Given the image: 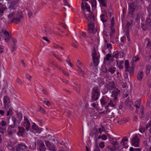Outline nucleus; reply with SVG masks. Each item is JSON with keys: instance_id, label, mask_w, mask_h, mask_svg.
Masks as SVG:
<instances>
[{"instance_id": "c85d7f7f", "label": "nucleus", "mask_w": 151, "mask_h": 151, "mask_svg": "<svg viewBox=\"0 0 151 151\" xmlns=\"http://www.w3.org/2000/svg\"><path fill=\"white\" fill-rule=\"evenodd\" d=\"M39 111L43 114H46V111L41 106L40 107V109H39Z\"/></svg>"}, {"instance_id": "f03ea898", "label": "nucleus", "mask_w": 151, "mask_h": 151, "mask_svg": "<svg viewBox=\"0 0 151 151\" xmlns=\"http://www.w3.org/2000/svg\"><path fill=\"white\" fill-rule=\"evenodd\" d=\"M20 123V120H17L14 116H12V119L8 120V124L9 126L12 128H14L15 127L19 125Z\"/></svg>"}, {"instance_id": "a878e982", "label": "nucleus", "mask_w": 151, "mask_h": 151, "mask_svg": "<svg viewBox=\"0 0 151 151\" xmlns=\"http://www.w3.org/2000/svg\"><path fill=\"white\" fill-rule=\"evenodd\" d=\"M6 125V122L4 120H2L0 123V126L1 127H4Z\"/></svg>"}, {"instance_id": "cd10ccee", "label": "nucleus", "mask_w": 151, "mask_h": 151, "mask_svg": "<svg viewBox=\"0 0 151 151\" xmlns=\"http://www.w3.org/2000/svg\"><path fill=\"white\" fill-rule=\"evenodd\" d=\"M91 2L92 7H96V0H91Z\"/></svg>"}, {"instance_id": "b1692460", "label": "nucleus", "mask_w": 151, "mask_h": 151, "mask_svg": "<svg viewBox=\"0 0 151 151\" xmlns=\"http://www.w3.org/2000/svg\"><path fill=\"white\" fill-rule=\"evenodd\" d=\"M142 14L141 13H138L137 15V17L136 18V20L137 21L140 20V19H141V20H142Z\"/></svg>"}, {"instance_id": "72a5a7b5", "label": "nucleus", "mask_w": 151, "mask_h": 151, "mask_svg": "<svg viewBox=\"0 0 151 151\" xmlns=\"http://www.w3.org/2000/svg\"><path fill=\"white\" fill-rule=\"evenodd\" d=\"M85 4L86 9L88 11L90 12V7L88 6L87 3H86Z\"/></svg>"}, {"instance_id": "052dcab7", "label": "nucleus", "mask_w": 151, "mask_h": 151, "mask_svg": "<svg viewBox=\"0 0 151 151\" xmlns=\"http://www.w3.org/2000/svg\"><path fill=\"white\" fill-rule=\"evenodd\" d=\"M64 1L65 3V5L69 7H70L71 6L67 2V1L66 0Z\"/></svg>"}, {"instance_id": "20e7f679", "label": "nucleus", "mask_w": 151, "mask_h": 151, "mask_svg": "<svg viewBox=\"0 0 151 151\" xmlns=\"http://www.w3.org/2000/svg\"><path fill=\"white\" fill-rule=\"evenodd\" d=\"M19 0H11L8 2V4L6 5V7H8L9 10L14 11L15 8L14 6L18 3Z\"/></svg>"}, {"instance_id": "e2e57ef3", "label": "nucleus", "mask_w": 151, "mask_h": 151, "mask_svg": "<svg viewBox=\"0 0 151 151\" xmlns=\"http://www.w3.org/2000/svg\"><path fill=\"white\" fill-rule=\"evenodd\" d=\"M119 55V53H116L113 56V58H118Z\"/></svg>"}, {"instance_id": "4d7b16f0", "label": "nucleus", "mask_w": 151, "mask_h": 151, "mask_svg": "<svg viewBox=\"0 0 151 151\" xmlns=\"http://www.w3.org/2000/svg\"><path fill=\"white\" fill-rule=\"evenodd\" d=\"M6 37L5 39V40L6 42H8L9 41V40L11 39V36H9Z\"/></svg>"}, {"instance_id": "f257e3e1", "label": "nucleus", "mask_w": 151, "mask_h": 151, "mask_svg": "<svg viewBox=\"0 0 151 151\" xmlns=\"http://www.w3.org/2000/svg\"><path fill=\"white\" fill-rule=\"evenodd\" d=\"M84 17L88 21V31L90 33H94L96 32V30H95L93 22L95 20L94 14L91 12L90 13L89 16L87 17L86 14H84Z\"/></svg>"}, {"instance_id": "13d9d810", "label": "nucleus", "mask_w": 151, "mask_h": 151, "mask_svg": "<svg viewBox=\"0 0 151 151\" xmlns=\"http://www.w3.org/2000/svg\"><path fill=\"white\" fill-rule=\"evenodd\" d=\"M141 27L145 31L146 30L147 27L143 24L142 25Z\"/></svg>"}, {"instance_id": "09e8293b", "label": "nucleus", "mask_w": 151, "mask_h": 151, "mask_svg": "<svg viewBox=\"0 0 151 151\" xmlns=\"http://www.w3.org/2000/svg\"><path fill=\"white\" fill-rule=\"evenodd\" d=\"M150 67L148 66L147 67L146 72L147 74H149L150 72Z\"/></svg>"}, {"instance_id": "603ef678", "label": "nucleus", "mask_w": 151, "mask_h": 151, "mask_svg": "<svg viewBox=\"0 0 151 151\" xmlns=\"http://www.w3.org/2000/svg\"><path fill=\"white\" fill-rule=\"evenodd\" d=\"M124 77L126 81H127V79L128 78V74L125 73L124 74Z\"/></svg>"}, {"instance_id": "c03bdc74", "label": "nucleus", "mask_w": 151, "mask_h": 151, "mask_svg": "<svg viewBox=\"0 0 151 151\" xmlns=\"http://www.w3.org/2000/svg\"><path fill=\"white\" fill-rule=\"evenodd\" d=\"M131 22H127L126 24L125 27H126L127 28H128L131 25Z\"/></svg>"}, {"instance_id": "39448f33", "label": "nucleus", "mask_w": 151, "mask_h": 151, "mask_svg": "<svg viewBox=\"0 0 151 151\" xmlns=\"http://www.w3.org/2000/svg\"><path fill=\"white\" fill-rule=\"evenodd\" d=\"M21 18H23V15L22 13L20 12V14H19L16 18L14 17L10 20V23L18 24L20 22Z\"/></svg>"}, {"instance_id": "f3484780", "label": "nucleus", "mask_w": 151, "mask_h": 151, "mask_svg": "<svg viewBox=\"0 0 151 151\" xmlns=\"http://www.w3.org/2000/svg\"><path fill=\"white\" fill-rule=\"evenodd\" d=\"M93 60L94 65L96 66L99 64V58L98 57H93Z\"/></svg>"}, {"instance_id": "bf43d9fd", "label": "nucleus", "mask_w": 151, "mask_h": 151, "mask_svg": "<svg viewBox=\"0 0 151 151\" xmlns=\"http://www.w3.org/2000/svg\"><path fill=\"white\" fill-rule=\"evenodd\" d=\"M116 61L117 63V65H118V66H119V68L120 69H122L123 68V65H122L119 64H118V63L117 62V60H116Z\"/></svg>"}, {"instance_id": "ddd939ff", "label": "nucleus", "mask_w": 151, "mask_h": 151, "mask_svg": "<svg viewBox=\"0 0 151 151\" xmlns=\"http://www.w3.org/2000/svg\"><path fill=\"white\" fill-rule=\"evenodd\" d=\"M136 7V5L134 2L132 3L129 6V9L131 11L134 12Z\"/></svg>"}, {"instance_id": "a18cd8bd", "label": "nucleus", "mask_w": 151, "mask_h": 151, "mask_svg": "<svg viewBox=\"0 0 151 151\" xmlns=\"http://www.w3.org/2000/svg\"><path fill=\"white\" fill-rule=\"evenodd\" d=\"M111 102L108 103V105L110 106L113 107H114L115 106V104H113L111 100H110Z\"/></svg>"}, {"instance_id": "ea45409f", "label": "nucleus", "mask_w": 151, "mask_h": 151, "mask_svg": "<svg viewBox=\"0 0 151 151\" xmlns=\"http://www.w3.org/2000/svg\"><path fill=\"white\" fill-rule=\"evenodd\" d=\"M104 146V143L103 142H101L99 144V147L101 148H103Z\"/></svg>"}, {"instance_id": "a211bd4d", "label": "nucleus", "mask_w": 151, "mask_h": 151, "mask_svg": "<svg viewBox=\"0 0 151 151\" xmlns=\"http://www.w3.org/2000/svg\"><path fill=\"white\" fill-rule=\"evenodd\" d=\"M129 94V92L127 91V90L125 88L124 89L123 93V97L124 98L127 97Z\"/></svg>"}, {"instance_id": "7c9ffc66", "label": "nucleus", "mask_w": 151, "mask_h": 151, "mask_svg": "<svg viewBox=\"0 0 151 151\" xmlns=\"http://www.w3.org/2000/svg\"><path fill=\"white\" fill-rule=\"evenodd\" d=\"M128 141V139L126 138V137H125L124 138H123L122 140V142H121V143H123V145L124 146V141Z\"/></svg>"}, {"instance_id": "4be33fe9", "label": "nucleus", "mask_w": 151, "mask_h": 151, "mask_svg": "<svg viewBox=\"0 0 151 151\" xmlns=\"http://www.w3.org/2000/svg\"><path fill=\"white\" fill-rule=\"evenodd\" d=\"M100 4H102V6L105 7L106 6V0H98Z\"/></svg>"}, {"instance_id": "f704fd0d", "label": "nucleus", "mask_w": 151, "mask_h": 151, "mask_svg": "<svg viewBox=\"0 0 151 151\" xmlns=\"http://www.w3.org/2000/svg\"><path fill=\"white\" fill-rule=\"evenodd\" d=\"M8 134L10 136H12L13 135L12 131V129H9L7 130Z\"/></svg>"}, {"instance_id": "0eeeda50", "label": "nucleus", "mask_w": 151, "mask_h": 151, "mask_svg": "<svg viewBox=\"0 0 151 151\" xmlns=\"http://www.w3.org/2000/svg\"><path fill=\"white\" fill-rule=\"evenodd\" d=\"M46 146L49 150L50 151H56V148L53 144H50L49 141L46 140L45 141Z\"/></svg>"}, {"instance_id": "393cba45", "label": "nucleus", "mask_w": 151, "mask_h": 151, "mask_svg": "<svg viewBox=\"0 0 151 151\" xmlns=\"http://www.w3.org/2000/svg\"><path fill=\"white\" fill-rule=\"evenodd\" d=\"M111 143L113 145V146H116V145H118L119 143L116 141H113L112 140H110Z\"/></svg>"}, {"instance_id": "338daca9", "label": "nucleus", "mask_w": 151, "mask_h": 151, "mask_svg": "<svg viewBox=\"0 0 151 151\" xmlns=\"http://www.w3.org/2000/svg\"><path fill=\"white\" fill-rule=\"evenodd\" d=\"M92 58L93 57H97L96 52H93L92 54Z\"/></svg>"}, {"instance_id": "bb28decb", "label": "nucleus", "mask_w": 151, "mask_h": 151, "mask_svg": "<svg viewBox=\"0 0 151 151\" xmlns=\"http://www.w3.org/2000/svg\"><path fill=\"white\" fill-rule=\"evenodd\" d=\"M101 20L103 22H106L107 21V20L106 19L104 18L105 15L104 14H102L101 16Z\"/></svg>"}, {"instance_id": "4c0bfd02", "label": "nucleus", "mask_w": 151, "mask_h": 151, "mask_svg": "<svg viewBox=\"0 0 151 151\" xmlns=\"http://www.w3.org/2000/svg\"><path fill=\"white\" fill-rule=\"evenodd\" d=\"M115 69V68L113 67V68H110L109 69V71L111 72V73H114V72L115 71L114 70V69Z\"/></svg>"}, {"instance_id": "774afa93", "label": "nucleus", "mask_w": 151, "mask_h": 151, "mask_svg": "<svg viewBox=\"0 0 151 151\" xmlns=\"http://www.w3.org/2000/svg\"><path fill=\"white\" fill-rule=\"evenodd\" d=\"M4 111L2 110H0V114L2 116H3L4 114Z\"/></svg>"}, {"instance_id": "0e129e2a", "label": "nucleus", "mask_w": 151, "mask_h": 151, "mask_svg": "<svg viewBox=\"0 0 151 151\" xmlns=\"http://www.w3.org/2000/svg\"><path fill=\"white\" fill-rule=\"evenodd\" d=\"M43 39L47 41L48 42H50V41L47 38V37H44L43 38Z\"/></svg>"}, {"instance_id": "3c124183", "label": "nucleus", "mask_w": 151, "mask_h": 151, "mask_svg": "<svg viewBox=\"0 0 151 151\" xmlns=\"http://www.w3.org/2000/svg\"><path fill=\"white\" fill-rule=\"evenodd\" d=\"M151 126V122L150 121L149 123L146 125V130L147 129V128L148 127H150Z\"/></svg>"}, {"instance_id": "864d4df0", "label": "nucleus", "mask_w": 151, "mask_h": 151, "mask_svg": "<svg viewBox=\"0 0 151 151\" xmlns=\"http://www.w3.org/2000/svg\"><path fill=\"white\" fill-rule=\"evenodd\" d=\"M62 72L64 74L67 76H69V74L66 71H65V70H62Z\"/></svg>"}, {"instance_id": "37998d69", "label": "nucleus", "mask_w": 151, "mask_h": 151, "mask_svg": "<svg viewBox=\"0 0 151 151\" xmlns=\"http://www.w3.org/2000/svg\"><path fill=\"white\" fill-rule=\"evenodd\" d=\"M30 123H27V124H26V129L27 131H28L30 127Z\"/></svg>"}, {"instance_id": "dca6fc26", "label": "nucleus", "mask_w": 151, "mask_h": 151, "mask_svg": "<svg viewBox=\"0 0 151 151\" xmlns=\"http://www.w3.org/2000/svg\"><path fill=\"white\" fill-rule=\"evenodd\" d=\"M32 127L33 129L37 131L38 133H40L42 131L41 129L38 128L35 123H33L32 126Z\"/></svg>"}, {"instance_id": "9d476101", "label": "nucleus", "mask_w": 151, "mask_h": 151, "mask_svg": "<svg viewBox=\"0 0 151 151\" xmlns=\"http://www.w3.org/2000/svg\"><path fill=\"white\" fill-rule=\"evenodd\" d=\"M37 144L39 146L40 151H45V147L44 143L42 141L39 140L37 142Z\"/></svg>"}, {"instance_id": "1a4fd4ad", "label": "nucleus", "mask_w": 151, "mask_h": 151, "mask_svg": "<svg viewBox=\"0 0 151 151\" xmlns=\"http://www.w3.org/2000/svg\"><path fill=\"white\" fill-rule=\"evenodd\" d=\"M16 147V150L14 151H23L24 150L27 148V147L24 145H18Z\"/></svg>"}, {"instance_id": "680f3d73", "label": "nucleus", "mask_w": 151, "mask_h": 151, "mask_svg": "<svg viewBox=\"0 0 151 151\" xmlns=\"http://www.w3.org/2000/svg\"><path fill=\"white\" fill-rule=\"evenodd\" d=\"M94 151H100L99 148L97 145H96V146Z\"/></svg>"}, {"instance_id": "a19ab883", "label": "nucleus", "mask_w": 151, "mask_h": 151, "mask_svg": "<svg viewBox=\"0 0 151 151\" xmlns=\"http://www.w3.org/2000/svg\"><path fill=\"white\" fill-rule=\"evenodd\" d=\"M77 64H78L79 65L78 66L79 68L81 69H82V66L81 64H82L81 63L80 61H78L77 62Z\"/></svg>"}, {"instance_id": "79ce46f5", "label": "nucleus", "mask_w": 151, "mask_h": 151, "mask_svg": "<svg viewBox=\"0 0 151 151\" xmlns=\"http://www.w3.org/2000/svg\"><path fill=\"white\" fill-rule=\"evenodd\" d=\"M134 12H132L129 10L128 14H129L131 16V17H134V14L133 13Z\"/></svg>"}, {"instance_id": "6e6d98bb", "label": "nucleus", "mask_w": 151, "mask_h": 151, "mask_svg": "<svg viewBox=\"0 0 151 151\" xmlns=\"http://www.w3.org/2000/svg\"><path fill=\"white\" fill-rule=\"evenodd\" d=\"M101 137L102 139L104 140H106L107 138V136L104 134L102 135Z\"/></svg>"}, {"instance_id": "2eb2a0df", "label": "nucleus", "mask_w": 151, "mask_h": 151, "mask_svg": "<svg viewBox=\"0 0 151 151\" xmlns=\"http://www.w3.org/2000/svg\"><path fill=\"white\" fill-rule=\"evenodd\" d=\"M125 71L126 72H129L130 76L132 75L134 73V69L133 67H129L128 68L125 69Z\"/></svg>"}, {"instance_id": "f8f14e48", "label": "nucleus", "mask_w": 151, "mask_h": 151, "mask_svg": "<svg viewBox=\"0 0 151 151\" xmlns=\"http://www.w3.org/2000/svg\"><path fill=\"white\" fill-rule=\"evenodd\" d=\"M18 128L19 131L17 133L18 135L19 136L22 137L25 131V129L24 128L20 127H19Z\"/></svg>"}, {"instance_id": "473e14b6", "label": "nucleus", "mask_w": 151, "mask_h": 151, "mask_svg": "<svg viewBox=\"0 0 151 151\" xmlns=\"http://www.w3.org/2000/svg\"><path fill=\"white\" fill-rule=\"evenodd\" d=\"M101 103L103 105H105L106 102L105 101V100L103 98H102L100 100Z\"/></svg>"}, {"instance_id": "c9c22d12", "label": "nucleus", "mask_w": 151, "mask_h": 151, "mask_svg": "<svg viewBox=\"0 0 151 151\" xmlns=\"http://www.w3.org/2000/svg\"><path fill=\"white\" fill-rule=\"evenodd\" d=\"M73 86L74 88L76 89L77 90H78L80 89L79 86L75 83H74L73 85Z\"/></svg>"}, {"instance_id": "412c9836", "label": "nucleus", "mask_w": 151, "mask_h": 151, "mask_svg": "<svg viewBox=\"0 0 151 151\" xmlns=\"http://www.w3.org/2000/svg\"><path fill=\"white\" fill-rule=\"evenodd\" d=\"M6 132V128L1 127L0 126V132L2 134H4Z\"/></svg>"}, {"instance_id": "69168bd1", "label": "nucleus", "mask_w": 151, "mask_h": 151, "mask_svg": "<svg viewBox=\"0 0 151 151\" xmlns=\"http://www.w3.org/2000/svg\"><path fill=\"white\" fill-rule=\"evenodd\" d=\"M28 15L29 18H31V17L32 15V13L31 11H29L28 13Z\"/></svg>"}, {"instance_id": "8fccbe9b", "label": "nucleus", "mask_w": 151, "mask_h": 151, "mask_svg": "<svg viewBox=\"0 0 151 151\" xmlns=\"http://www.w3.org/2000/svg\"><path fill=\"white\" fill-rule=\"evenodd\" d=\"M109 149L111 151H115L117 149V147L116 146H113V148H110Z\"/></svg>"}, {"instance_id": "aec40b11", "label": "nucleus", "mask_w": 151, "mask_h": 151, "mask_svg": "<svg viewBox=\"0 0 151 151\" xmlns=\"http://www.w3.org/2000/svg\"><path fill=\"white\" fill-rule=\"evenodd\" d=\"M5 10L4 4L2 3H0V14H2Z\"/></svg>"}, {"instance_id": "7ed1b4c3", "label": "nucleus", "mask_w": 151, "mask_h": 151, "mask_svg": "<svg viewBox=\"0 0 151 151\" xmlns=\"http://www.w3.org/2000/svg\"><path fill=\"white\" fill-rule=\"evenodd\" d=\"M92 94L91 101L92 102L97 100L99 98V97L100 96L99 91V90L98 87H95L93 88Z\"/></svg>"}, {"instance_id": "5701e85b", "label": "nucleus", "mask_w": 151, "mask_h": 151, "mask_svg": "<svg viewBox=\"0 0 151 151\" xmlns=\"http://www.w3.org/2000/svg\"><path fill=\"white\" fill-rule=\"evenodd\" d=\"M111 57V55L109 53L106 55V57L104 58V61L105 62V60L107 61H109L110 60V58Z\"/></svg>"}, {"instance_id": "6ab92c4d", "label": "nucleus", "mask_w": 151, "mask_h": 151, "mask_svg": "<svg viewBox=\"0 0 151 151\" xmlns=\"http://www.w3.org/2000/svg\"><path fill=\"white\" fill-rule=\"evenodd\" d=\"M143 77V73L142 71H140L137 75V78L139 81H140Z\"/></svg>"}, {"instance_id": "49530a36", "label": "nucleus", "mask_w": 151, "mask_h": 151, "mask_svg": "<svg viewBox=\"0 0 151 151\" xmlns=\"http://www.w3.org/2000/svg\"><path fill=\"white\" fill-rule=\"evenodd\" d=\"M43 102L47 106H49L50 105V102L49 101L45 100L44 101H43Z\"/></svg>"}, {"instance_id": "6e6552de", "label": "nucleus", "mask_w": 151, "mask_h": 151, "mask_svg": "<svg viewBox=\"0 0 151 151\" xmlns=\"http://www.w3.org/2000/svg\"><path fill=\"white\" fill-rule=\"evenodd\" d=\"M10 103L9 98L7 96H5L4 98V105L5 108H8Z\"/></svg>"}, {"instance_id": "de8ad7c7", "label": "nucleus", "mask_w": 151, "mask_h": 151, "mask_svg": "<svg viewBox=\"0 0 151 151\" xmlns=\"http://www.w3.org/2000/svg\"><path fill=\"white\" fill-rule=\"evenodd\" d=\"M81 36H82V37H83L85 39L87 37L86 33L84 32H82Z\"/></svg>"}, {"instance_id": "c756f323", "label": "nucleus", "mask_w": 151, "mask_h": 151, "mask_svg": "<svg viewBox=\"0 0 151 151\" xmlns=\"http://www.w3.org/2000/svg\"><path fill=\"white\" fill-rule=\"evenodd\" d=\"M139 58L137 56H134L133 58V60L135 62L139 60Z\"/></svg>"}, {"instance_id": "e433bc0d", "label": "nucleus", "mask_w": 151, "mask_h": 151, "mask_svg": "<svg viewBox=\"0 0 151 151\" xmlns=\"http://www.w3.org/2000/svg\"><path fill=\"white\" fill-rule=\"evenodd\" d=\"M1 38L0 37V39ZM4 46L2 45H0V54L4 51Z\"/></svg>"}, {"instance_id": "5fc2aeb1", "label": "nucleus", "mask_w": 151, "mask_h": 151, "mask_svg": "<svg viewBox=\"0 0 151 151\" xmlns=\"http://www.w3.org/2000/svg\"><path fill=\"white\" fill-rule=\"evenodd\" d=\"M126 37L125 36H124L121 39V41L122 42H124V41L126 40Z\"/></svg>"}, {"instance_id": "423d86ee", "label": "nucleus", "mask_w": 151, "mask_h": 151, "mask_svg": "<svg viewBox=\"0 0 151 151\" xmlns=\"http://www.w3.org/2000/svg\"><path fill=\"white\" fill-rule=\"evenodd\" d=\"M139 139L137 135L133 137L131 139L132 145L134 146L138 147L139 146Z\"/></svg>"}, {"instance_id": "4468645a", "label": "nucleus", "mask_w": 151, "mask_h": 151, "mask_svg": "<svg viewBox=\"0 0 151 151\" xmlns=\"http://www.w3.org/2000/svg\"><path fill=\"white\" fill-rule=\"evenodd\" d=\"M9 14L8 15V17L9 19H10V21L11 19L14 18V17L15 15V10H11L10 11L9 10Z\"/></svg>"}, {"instance_id": "58836bf2", "label": "nucleus", "mask_w": 151, "mask_h": 151, "mask_svg": "<svg viewBox=\"0 0 151 151\" xmlns=\"http://www.w3.org/2000/svg\"><path fill=\"white\" fill-rule=\"evenodd\" d=\"M4 34L5 36L7 37L9 36H11L10 35L9 33L6 30H5L4 32Z\"/></svg>"}, {"instance_id": "9b49d317", "label": "nucleus", "mask_w": 151, "mask_h": 151, "mask_svg": "<svg viewBox=\"0 0 151 151\" xmlns=\"http://www.w3.org/2000/svg\"><path fill=\"white\" fill-rule=\"evenodd\" d=\"M120 92V90L118 89H114L112 92L111 96L112 97H114V101H116L117 99V96L118 94Z\"/></svg>"}, {"instance_id": "2f4dec72", "label": "nucleus", "mask_w": 151, "mask_h": 151, "mask_svg": "<svg viewBox=\"0 0 151 151\" xmlns=\"http://www.w3.org/2000/svg\"><path fill=\"white\" fill-rule=\"evenodd\" d=\"M129 62L128 60H125V69L128 68L129 67Z\"/></svg>"}]
</instances>
